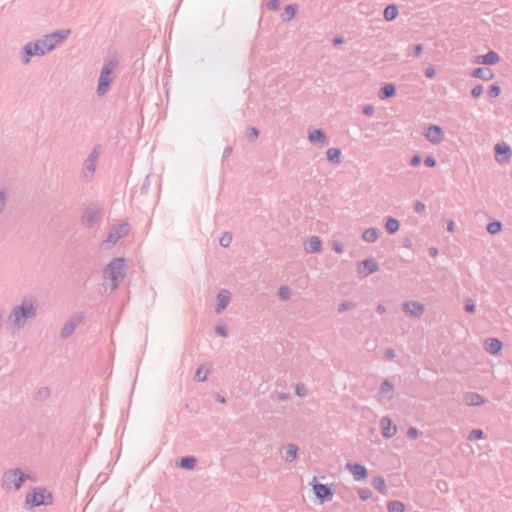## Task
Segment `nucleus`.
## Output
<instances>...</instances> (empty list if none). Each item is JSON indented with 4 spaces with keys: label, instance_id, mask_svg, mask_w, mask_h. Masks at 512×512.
<instances>
[{
    "label": "nucleus",
    "instance_id": "27",
    "mask_svg": "<svg viewBox=\"0 0 512 512\" xmlns=\"http://www.w3.org/2000/svg\"><path fill=\"white\" fill-rule=\"evenodd\" d=\"M341 149L339 148H329L326 151L327 160L332 164H340L341 163Z\"/></svg>",
    "mask_w": 512,
    "mask_h": 512
},
{
    "label": "nucleus",
    "instance_id": "24",
    "mask_svg": "<svg viewBox=\"0 0 512 512\" xmlns=\"http://www.w3.org/2000/svg\"><path fill=\"white\" fill-rule=\"evenodd\" d=\"M365 276L373 274L379 270V265L374 258H368L362 261Z\"/></svg>",
    "mask_w": 512,
    "mask_h": 512
},
{
    "label": "nucleus",
    "instance_id": "8",
    "mask_svg": "<svg viewBox=\"0 0 512 512\" xmlns=\"http://www.w3.org/2000/svg\"><path fill=\"white\" fill-rule=\"evenodd\" d=\"M129 232V225L127 223H122L113 226L108 234L107 239L103 242V244H108V247L110 245H115L116 242L125 237Z\"/></svg>",
    "mask_w": 512,
    "mask_h": 512
},
{
    "label": "nucleus",
    "instance_id": "46",
    "mask_svg": "<svg viewBox=\"0 0 512 512\" xmlns=\"http://www.w3.org/2000/svg\"><path fill=\"white\" fill-rule=\"evenodd\" d=\"M356 306V303L351 301H344L338 306L339 312H344L346 310L352 309Z\"/></svg>",
    "mask_w": 512,
    "mask_h": 512
},
{
    "label": "nucleus",
    "instance_id": "40",
    "mask_svg": "<svg viewBox=\"0 0 512 512\" xmlns=\"http://www.w3.org/2000/svg\"><path fill=\"white\" fill-rule=\"evenodd\" d=\"M484 438V432L481 429H474L468 435V440L474 441Z\"/></svg>",
    "mask_w": 512,
    "mask_h": 512
},
{
    "label": "nucleus",
    "instance_id": "47",
    "mask_svg": "<svg viewBox=\"0 0 512 512\" xmlns=\"http://www.w3.org/2000/svg\"><path fill=\"white\" fill-rule=\"evenodd\" d=\"M475 303L471 298H468L465 300V306L464 309L467 313H474L475 312Z\"/></svg>",
    "mask_w": 512,
    "mask_h": 512
},
{
    "label": "nucleus",
    "instance_id": "51",
    "mask_svg": "<svg viewBox=\"0 0 512 512\" xmlns=\"http://www.w3.org/2000/svg\"><path fill=\"white\" fill-rule=\"evenodd\" d=\"M425 208H426L425 204L423 202H421V201H416V203L414 204V211L416 213L424 212Z\"/></svg>",
    "mask_w": 512,
    "mask_h": 512
},
{
    "label": "nucleus",
    "instance_id": "11",
    "mask_svg": "<svg viewBox=\"0 0 512 512\" xmlns=\"http://www.w3.org/2000/svg\"><path fill=\"white\" fill-rule=\"evenodd\" d=\"M101 218L100 210L94 206H89L85 209L82 215V224L85 227H93Z\"/></svg>",
    "mask_w": 512,
    "mask_h": 512
},
{
    "label": "nucleus",
    "instance_id": "41",
    "mask_svg": "<svg viewBox=\"0 0 512 512\" xmlns=\"http://www.w3.org/2000/svg\"><path fill=\"white\" fill-rule=\"evenodd\" d=\"M232 242V234L229 232H225L219 240V243L222 247H229Z\"/></svg>",
    "mask_w": 512,
    "mask_h": 512
},
{
    "label": "nucleus",
    "instance_id": "28",
    "mask_svg": "<svg viewBox=\"0 0 512 512\" xmlns=\"http://www.w3.org/2000/svg\"><path fill=\"white\" fill-rule=\"evenodd\" d=\"M379 237V230L377 228L371 227L364 230L362 233V239L368 243H374Z\"/></svg>",
    "mask_w": 512,
    "mask_h": 512
},
{
    "label": "nucleus",
    "instance_id": "56",
    "mask_svg": "<svg viewBox=\"0 0 512 512\" xmlns=\"http://www.w3.org/2000/svg\"><path fill=\"white\" fill-rule=\"evenodd\" d=\"M363 114L372 116L374 114V107L371 104H367L363 107Z\"/></svg>",
    "mask_w": 512,
    "mask_h": 512
},
{
    "label": "nucleus",
    "instance_id": "52",
    "mask_svg": "<svg viewBox=\"0 0 512 512\" xmlns=\"http://www.w3.org/2000/svg\"><path fill=\"white\" fill-rule=\"evenodd\" d=\"M333 249L336 253L341 254L344 251V246L342 242L340 241H334L333 242Z\"/></svg>",
    "mask_w": 512,
    "mask_h": 512
},
{
    "label": "nucleus",
    "instance_id": "57",
    "mask_svg": "<svg viewBox=\"0 0 512 512\" xmlns=\"http://www.w3.org/2000/svg\"><path fill=\"white\" fill-rule=\"evenodd\" d=\"M407 435L408 437L415 439L419 436V431L414 427H410L407 431Z\"/></svg>",
    "mask_w": 512,
    "mask_h": 512
},
{
    "label": "nucleus",
    "instance_id": "54",
    "mask_svg": "<svg viewBox=\"0 0 512 512\" xmlns=\"http://www.w3.org/2000/svg\"><path fill=\"white\" fill-rule=\"evenodd\" d=\"M421 160H422L421 156L419 154H416V155L412 156V158L410 159V165L413 167H416V166L420 165Z\"/></svg>",
    "mask_w": 512,
    "mask_h": 512
},
{
    "label": "nucleus",
    "instance_id": "20",
    "mask_svg": "<svg viewBox=\"0 0 512 512\" xmlns=\"http://www.w3.org/2000/svg\"><path fill=\"white\" fill-rule=\"evenodd\" d=\"M230 301V292L226 289L221 290L217 294V307L216 313H220L223 309H225Z\"/></svg>",
    "mask_w": 512,
    "mask_h": 512
},
{
    "label": "nucleus",
    "instance_id": "38",
    "mask_svg": "<svg viewBox=\"0 0 512 512\" xmlns=\"http://www.w3.org/2000/svg\"><path fill=\"white\" fill-rule=\"evenodd\" d=\"M209 369H205L203 368V366H200L197 370H196V373H195V380L199 381V382H204L206 379H207V375L209 374Z\"/></svg>",
    "mask_w": 512,
    "mask_h": 512
},
{
    "label": "nucleus",
    "instance_id": "36",
    "mask_svg": "<svg viewBox=\"0 0 512 512\" xmlns=\"http://www.w3.org/2000/svg\"><path fill=\"white\" fill-rule=\"evenodd\" d=\"M387 510L388 512H404L405 505L401 501L393 500L388 502Z\"/></svg>",
    "mask_w": 512,
    "mask_h": 512
},
{
    "label": "nucleus",
    "instance_id": "39",
    "mask_svg": "<svg viewBox=\"0 0 512 512\" xmlns=\"http://www.w3.org/2000/svg\"><path fill=\"white\" fill-rule=\"evenodd\" d=\"M49 396L50 389L48 387H42L36 393V399L40 401L46 400Z\"/></svg>",
    "mask_w": 512,
    "mask_h": 512
},
{
    "label": "nucleus",
    "instance_id": "59",
    "mask_svg": "<svg viewBox=\"0 0 512 512\" xmlns=\"http://www.w3.org/2000/svg\"><path fill=\"white\" fill-rule=\"evenodd\" d=\"M384 355L387 359H393L396 356L395 351L392 348L386 349Z\"/></svg>",
    "mask_w": 512,
    "mask_h": 512
},
{
    "label": "nucleus",
    "instance_id": "60",
    "mask_svg": "<svg viewBox=\"0 0 512 512\" xmlns=\"http://www.w3.org/2000/svg\"><path fill=\"white\" fill-rule=\"evenodd\" d=\"M423 50V46L422 44H416L414 47H413V55L415 57H418L420 55V53L422 52Z\"/></svg>",
    "mask_w": 512,
    "mask_h": 512
},
{
    "label": "nucleus",
    "instance_id": "34",
    "mask_svg": "<svg viewBox=\"0 0 512 512\" xmlns=\"http://www.w3.org/2000/svg\"><path fill=\"white\" fill-rule=\"evenodd\" d=\"M150 185H151L150 177H149V175H146L145 178L143 179L141 186H139V187L136 186L133 188V193L134 194L139 193L140 195H144L148 192Z\"/></svg>",
    "mask_w": 512,
    "mask_h": 512
},
{
    "label": "nucleus",
    "instance_id": "44",
    "mask_svg": "<svg viewBox=\"0 0 512 512\" xmlns=\"http://www.w3.org/2000/svg\"><path fill=\"white\" fill-rule=\"evenodd\" d=\"M278 296L282 300H288L290 298V289L287 286H281L278 290Z\"/></svg>",
    "mask_w": 512,
    "mask_h": 512
},
{
    "label": "nucleus",
    "instance_id": "6",
    "mask_svg": "<svg viewBox=\"0 0 512 512\" xmlns=\"http://www.w3.org/2000/svg\"><path fill=\"white\" fill-rule=\"evenodd\" d=\"M118 65L117 60H109L106 62L100 72V76L98 79V86H97V94L102 96L104 95L108 89L109 86L113 80L112 73L115 67Z\"/></svg>",
    "mask_w": 512,
    "mask_h": 512
},
{
    "label": "nucleus",
    "instance_id": "58",
    "mask_svg": "<svg viewBox=\"0 0 512 512\" xmlns=\"http://www.w3.org/2000/svg\"><path fill=\"white\" fill-rule=\"evenodd\" d=\"M215 332L219 335H221L222 337H226L227 336V330L224 326H221V325H217L215 327Z\"/></svg>",
    "mask_w": 512,
    "mask_h": 512
},
{
    "label": "nucleus",
    "instance_id": "2",
    "mask_svg": "<svg viewBox=\"0 0 512 512\" xmlns=\"http://www.w3.org/2000/svg\"><path fill=\"white\" fill-rule=\"evenodd\" d=\"M69 34L70 30L60 29L45 35L43 38L38 39L36 42H28L22 48V63L27 65L30 63L33 56H43L47 52L52 51L58 44L64 41L69 36Z\"/></svg>",
    "mask_w": 512,
    "mask_h": 512
},
{
    "label": "nucleus",
    "instance_id": "4",
    "mask_svg": "<svg viewBox=\"0 0 512 512\" xmlns=\"http://www.w3.org/2000/svg\"><path fill=\"white\" fill-rule=\"evenodd\" d=\"M54 502L53 494L44 487H34L26 494L25 503L30 508L49 506Z\"/></svg>",
    "mask_w": 512,
    "mask_h": 512
},
{
    "label": "nucleus",
    "instance_id": "13",
    "mask_svg": "<svg viewBox=\"0 0 512 512\" xmlns=\"http://www.w3.org/2000/svg\"><path fill=\"white\" fill-rule=\"evenodd\" d=\"M494 152L495 159L500 164L507 163L512 156L510 146L504 142L496 144L494 147Z\"/></svg>",
    "mask_w": 512,
    "mask_h": 512
},
{
    "label": "nucleus",
    "instance_id": "43",
    "mask_svg": "<svg viewBox=\"0 0 512 512\" xmlns=\"http://www.w3.org/2000/svg\"><path fill=\"white\" fill-rule=\"evenodd\" d=\"M7 203V193L4 189H0V215L5 210Z\"/></svg>",
    "mask_w": 512,
    "mask_h": 512
},
{
    "label": "nucleus",
    "instance_id": "1",
    "mask_svg": "<svg viewBox=\"0 0 512 512\" xmlns=\"http://www.w3.org/2000/svg\"><path fill=\"white\" fill-rule=\"evenodd\" d=\"M39 302L33 294L24 295L19 303L15 304L8 316L7 322L15 330L23 329L27 323L38 316Z\"/></svg>",
    "mask_w": 512,
    "mask_h": 512
},
{
    "label": "nucleus",
    "instance_id": "64",
    "mask_svg": "<svg viewBox=\"0 0 512 512\" xmlns=\"http://www.w3.org/2000/svg\"><path fill=\"white\" fill-rule=\"evenodd\" d=\"M447 230L451 231V232L454 230V222L452 220L448 221V223H447Z\"/></svg>",
    "mask_w": 512,
    "mask_h": 512
},
{
    "label": "nucleus",
    "instance_id": "33",
    "mask_svg": "<svg viewBox=\"0 0 512 512\" xmlns=\"http://www.w3.org/2000/svg\"><path fill=\"white\" fill-rule=\"evenodd\" d=\"M400 223L396 218L389 217L386 220L385 228L389 234H394L399 230Z\"/></svg>",
    "mask_w": 512,
    "mask_h": 512
},
{
    "label": "nucleus",
    "instance_id": "10",
    "mask_svg": "<svg viewBox=\"0 0 512 512\" xmlns=\"http://www.w3.org/2000/svg\"><path fill=\"white\" fill-rule=\"evenodd\" d=\"M98 157L99 152L97 148H94L86 158L83 167V177L86 180H90L93 177L96 170Z\"/></svg>",
    "mask_w": 512,
    "mask_h": 512
},
{
    "label": "nucleus",
    "instance_id": "53",
    "mask_svg": "<svg viewBox=\"0 0 512 512\" xmlns=\"http://www.w3.org/2000/svg\"><path fill=\"white\" fill-rule=\"evenodd\" d=\"M424 164L427 166V167H435L436 166V160L433 156H427L425 159H424Z\"/></svg>",
    "mask_w": 512,
    "mask_h": 512
},
{
    "label": "nucleus",
    "instance_id": "35",
    "mask_svg": "<svg viewBox=\"0 0 512 512\" xmlns=\"http://www.w3.org/2000/svg\"><path fill=\"white\" fill-rule=\"evenodd\" d=\"M373 487L378 490L380 493H386V483L385 479L382 476H376L372 480Z\"/></svg>",
    "mask_w": 512,
    "mask_h": 512
},
{
    "label": "nucleus",
    "instance_id": "49",
    "mask_svg": "<svg viewBox=\"0 0 512 512\" xmlns=\"http://www.w3.org/2000/svg\"><path fill=\"white\" fill-rule=\"evenodd\" d=\"M483 93V86L478 84L471 90V95L474 98H478Z\"/></svg>",
    "mask_w": 512,
    "mask_h": 512
},
{
    "label": "nucleus",
    "instance_id": "37",
    "mask_svg": "<svg viewBox=\"0 0 512 512\" xmlns=\"http://www.w3.org/2000/svg\"><path fill=\"white\" fill-rule=\"evenodd\" d=\"M502 227H503L502 223L500 221L495 220V221L490 222L487 225V231L490 234L495 235L502 230Z\"/></svg>",
    "mask_w": 512,
    "mask_h": 512
},
{
    "label": "nucleus",
    "instance_id": "9",
    "mask_svg": "<svg viewBox=\"0 0 512 512\" xmlns=\"http://www.w3.org/2000/svg\"><path fill=\"white\" fill-rule=\"evenodd\" d=\"M84 319V315L82 313H76L74 314L62 327L60 331V338L61 339H67L69 338L73 332L75 331L76 327L82 323Z\"/></svg>",
    "mask_w": 512,
    "mask_h": 512
},
{
    "label": "nucleus",
    "instance_id": "21",
    "mask_svg": "<svg viewBox=\"0 0 512 512\" xmlns=\"http://www.w3.org/2000/svg\"><path fill=\"white\" fill-rule=\"evenodd\" d=\"M484 344L485 350L492 355H496L503 346L502 342L497 338H488Z\"/></svg>",
    "mask_w": 512,
    "mask_h": 512
},
{
    "label": "nucleus",
    "instance_id": "5",
    "mask_svg": "<svg viewBox=\"0 0 512 512\" xmlns=\"http://www.w3.org/2000/svg\"><path fill=\"white\" fill-rule=\"evenodd\" d=\"M105 272L108 273V277L112 281V289L116 290L119 286L120 281L126 275V264L123 258H113L109 264Z\"/></svg>",
    "mask_w": 512,
    "mask_h": 512
},
{
    "label": "nucleus",
    "instance_id": "18",
    "mask_svg": "<svg viewBox=\"0 0 512 512\" xmlns=\"http://www.w3.org/2000/svg\"><path fill=\"white\" fill-rule=\"evenodd\" d=\"M500 60V57L498 55V53H496L495 51H488L486 54L484 55H480L477 57V63H481V64H485V65H494L496 63H498Z\"/></svg>",
    "mask_w": 512,
    "mask_h": 512
},
{
    "label": "nucleus",
    "instance_id": "30",
    "mask_svg": "<svg viewBox=\"0 0 512 512\" xmlns=\"http://www.w3.org/2000/svg\"><path fill=\"white\" fill-rule=\"evenodd\" d=\"M398 15V8L394 4H389L385 7L383 16L386 21L394 20Z\"/></svg>",
    "mask_w": 512,
    "mask_h": 512
},
{
    "label": "nucleus",
    "instance_id": "29",
    "mask_svg": "<svg viewBox=\"0 0 512 512\" xmlns=\"http://www.w3.org/2000/svg\"><path fill=\"white\" fill-rule=\"evenodd\" d=\"M197 464V459L194 456L182 457L178 463L179 467L187 470L193 469Z\"/></svg>",
    "mask_w": 512,
    "mask_h": 512
},
{
    "label": "nucleus",
    "instance_id": "50",
    "mask_svg": "<svg viewBox=\"0 0 512 512\" xmlns=\"http://www.w3.org/2000/svg\"><path fill=\"white\" fill-rule=\"evenodd\" d=\"M306 387L304 384H297L295 392L298 396L303 397L306 395Z\"/></svg>",
    "mask_w": 512,
    "mask_h": 512
},
{
    "label": "nucleus",
    "instance_id": "17",
    "mask_svg": "<svg viewBox=\"0 0 512 512\" xmlns=\"http://www.w3.org/2000/svg\"><path fill=\"white\" fill-rule=\"evenodd\" d=\"M393 392H394V385L393 383L385 379L379 388V396L380 399H385L387 401H390L393 398Z\"/></svg>",
    "mask_w": 512,
    "mask_h": 512
},
{
    "label": "nucleus",
    "instance_id": "22",
    "mask_svg": "<svg viewBox=\"0 0 512 512\" xmlns=\"http://www.w3.org/2000/svg\"><path fill=\"white\" fill-rule=\"evenodd\" d=\"M309 142L313 144H324L327 141V136L322 129H314L308 134Z\"/></svg>",
    "mask_w": 512,
    "mask_h": 512
},
{
    "label": "nucleus",
    "instance_id": "31",
    "mask_svg": "<svg viewBox=\"0 0 512 512\" xmlns=\"http://www.w3.org/2000/svg\"><path fill=\"white\" fill-rule=\"evenodd\" d=\"M297 10H298L297 4H289V5L285 6L284 12L282 15L283 20L290 21L291 19H293L296 15Z\"/></svg>",
    "mask_w": 512,
    "mask_h": 512
},
{
    "label": "nucleus",
    "instance_id": "55",
    "mask_svg": "<svg viewBox=\"0 0 512 512\" xmlns=\"http://www.w3.org/2000/svg\"><path fill=\"white\" fill-rule=\"evenodd\" d=\"M279 4H280V0H270L266 6L269 10H276L278 9L279 7Z\"/></svg>",
    "mask_w": 512,
    "mask_h": 512
},
{
    "label": "nucleus",
    "instance_id": "19",
    "mask_svg": "<svg viewBox=\"0 0 512 512\" xmlns=\"http://www.w3.org/2000/svg\"><path fill=\"white\" fill-rule=\"evenodd\" d=\"M304 249L307 253H318L322 249L321 240L318 236H312L305 243Z\"/></svg>",
    "mask_w": 512,
    "mask_h": 512
},
{
    "label": "nucleus",
    "instance_id": "3",
    "mask_svg": "<svg viewBox=\"0 0 512 512\" xmlns=\"http://www.w3.org/2000/svg\"><path fill=\"white\" fill-rule=\"evenodd\" d=\"M28 479L31 477L21 468H12L3 472L0 485L6 492L18 491Z\"/></svg>",
    "mask_w": 512,
    "mask_h": 512
},
{
    "label": "nucleus",
    "instance_id": "63",
    "mask_svg": "<svg viewBox=\"0 0 512 512\" xmlns=\"http://www.w3.org/2000/svg\"><path fill=\"white\" fill-rule=\"evenodd\" d=\"M377 313L384 314L386 312V307L383 304H379L376 308Z\"/></svg>",
    "mask_w": 512,
    "mask_h": 512
},
{
    "label": "nucleus",
    "instance_id": "62",
    "mask_svg": "<svg viewBox=\"0 0 512 512\" xmlns=\"http://www.w3.org/2000/svg\"><path fill=\"white\" fill-rule=\"evenodd\" d=\"M232 153V147L230 146H227L225 147L224 151H223V158H227L228 156H230Z\"/></svg>",
    "mask_w": 512,
    "mask_h": 512
},
{
    "label": "nucleus",
    "instance_id": "14",
    "mask_svg": "<svg viewBox=\"0 0 512 512\" xmlns=\"http://www.w3.org/2000/svg\"><path fill=\"white\" fill-rule=\"evenodd\" d=\"M402 310L409 316L419 318L423 315L425 308L418 301H406L402 304Z\"/></svg>",
    "mask_w": 512,
    "mask_h": 512
},
{
    "label": "nucleus",
    "instance_id": "42",
    "mask_svg": "<svg viewBox=\"0 0 512 512\" xmlns=\"http://www.w3.org/2000/svg\"><path fill=\"white\" fill-rule=\"evenodd\" d=\"M359 498L366 501L372 497V492L368 488H361L358 490Z\"/></svg>",
    "mask_w": 512,
    "mask_h": 512
},
{
    "label": "nucleus",
    "instance_id": "26",
    "mask_svg": "<svg viewBox=\"0 0 512 512\" xmlns=\"http://www.w3.org/2000/svg\"><path fill=\"white\" fill-rule=\"evenodd\" d=\"M396 94V88L393 84H385L384 86L381 87V89L379 90L378 92V97L380 99H388V98H391L393 96H395Z\"/></svg>",
    "mask_w": 512,
    "mask_h": 512
},
{
    "label": "nucleus",
    "instance_id": "45",
    "mask_svg": "<svg viewBox=\"0 0 512 512\" xmlns=\"http://www.w3.org/2000/svg\"><path fill=\"white\" fill-rule=\"evenodd\" d=\"M501 93V88L499 85L497 84H493L490 86L489 90H488V94L491 98H496L500 95Z\"/></svg>",
    "mask_w": 512,
    "mask_h": 512
},
{
    "label": "nucleus",
    "instance_id": "15",
    "mask_svg": "<svg viewBox=\"0 0 512 512\" xmlns=\"http://www.w3.org/2000/svg\"><path fill=\"white\" fill-rule=\"evenodd\" d=\"M346 468L352 473L356 481H362L367 478L368 471L365 466L359 463H347Z\"/></svg>",
    "mask_w": 512,
    "mask_h": 512
},
{
    "label": "nucleus",
    "instance_id": "32",
    "mask_svg": "<svg viewBox=\"0 0 512 512\" xmlns=\"http://www.w3.org/2000/svg\"><path fill=\"white\" fill-rule=\"evenodd\" d=\"M297 452H298L297 445L292 444V443L288 444L286 446V452H285V456H284L285 461L292 462L293 460H295L297 457Z\"/></svg>",
    "mask_w": 512,
    "mask_h": 512
},
{
    "label": "nucleus",
    "instance_id": "16",
    "mask_svg": "<svg viewBox=\"0 0 512 512\" xmlns=\"http://www.w3.org/2000/svg\"><path fill=\"white\" fill-rule=\"evenodd\" d=\"M380 426L382 428V435L385 437V438H391L393 437L396 432H397V428L396 426L393 424V422L391 421L390 418L388 417H383L381 420H380Z\"/></svg>",
    "mask_w": 512,
    "mask_h": 512
},
{
    "label": "nucleus",
    "instance_id": "12",
    "mask_svg": "<svg viewBox=\"0 0 512 512\" xmlns=\"http://www.w3.org/2000/svg\"><path fill=\"white\" fill-rule=\"evenodd\" d=\"M425 138L432 144H440L444 139V131L438 125H430L424 133Z\"/></svg>",
    "mask_w": 512,
    "mask_h": 512
},
{
    "label": "nucleus",
    "instance_id": "48",
    "mask_svg": "<svg viewBox=\"0 0 512 512\" xmlns=\"http://www.w3.org/2000/svg\"><path fill=\"white\" fill-rule=\"evenodd\" d=\"M259 136V131L257 128L255 127H251L249 130H248V133H247V138L250 140V141H255Z\"/></svg>",
    "mask_w": 512,
    "mask_h": 512
},
{
    "label": "nucleus",
    "instance_id": "7",
    "mask_svg": "<svg viewBox=\"0 0 512 512\" xmlns=\"http://www.w3.org/2000/svg\"><path fill=\"white\" fill-rule=\"evenodd\" d=\"M310 484L312 485L315 496L320 500V503H325L332 500L333 491L329 486L318 483L316 477H313Z\"/></svg>",
    "mask_w": 512,
    "mask_h": 512
},
{
    "label": "nucleus",
    "instance_id": "61",
    "mask_svg": "<svg viewBox=\"0 0 512 512\" xmlns=\"http://www.w3.org/2000/svg\"><path fill=\"white\" fill-rule=\"evenodd\" d=\"M425 76L427 78H433L435 76V69L432 66L426 68Z\"/></svg>",
    "mask_w": 512,
    "mask_h": 512
},
{
    "label": "nucleus",
    "instance_id": "25",
    "mask_svg": "<svg viewBox=\"0 0 512 512\" xmlns=\"http://www.w3.org/2000/svg\"><path fill=\"white\" fill-rule=\"evenodd\" d=\"M472 77L479 78L482 80H490L493 78L494 74L491 69L486 67H479L473 70Z\"/></svg>",
    "mask_w": 512,
    "mask_h": 512
},
{
    "label": "nucleus",
    "instance_id": "23",
    "mask_svg": "<svg viewBox=\"0 0 512 512\" xmlns=\"http://www.w3.org/2000/svg\"><path fill=\"white\" fill-rule=\"evenodd\" d=\"M464 402L468 406H479L485 403L484 398L476 392H468L464 396Z\"/></svg>",
    "mask_w": 512,
    "mask_h": 512
}]
</instances>
